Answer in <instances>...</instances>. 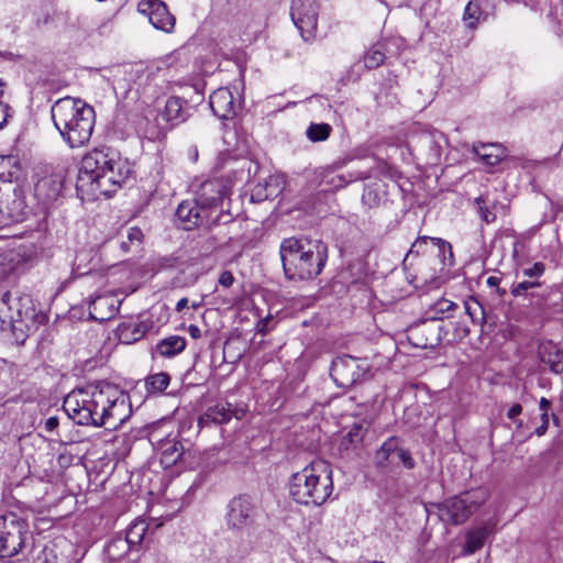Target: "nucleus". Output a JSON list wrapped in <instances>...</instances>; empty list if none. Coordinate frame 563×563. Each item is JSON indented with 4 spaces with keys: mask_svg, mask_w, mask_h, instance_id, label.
Here are the masks:
<instances>
[{
    "mask_svg": "<svg viewBox=\"0 0 563 563\" xmlns=\"http://www.w3.org/2000/svg\"><path fill=\"white\" fill-rule=\"evenodd\" d=\"M397 442L398 438L390 437L376 451L374 462L378 468H386L396 462Z\"/></svg>",
    "mask_w": 563,
    "mask_h": 563,
    "instance_id": "obj_26",
    "label": "nucleus"
},
{
    "mask_svg": "<svg viewBox=\"0 0 563 563\" xmlns=\"http://www.w3.org/2000/svg\"><path fill=\"white\" fill-rule=\"evenodd\" d=\"M492 532V528L486 525L468 530L465 536L466 542L463 549V554L471 555L482 549Z\"/></svg>",
    "mask_w": 563,
    "mask_h": 563,
    "instance_id": "obj_23",
    "label": "nucleus"
},
{
    "mask_svg": "<svg viewBox=\"0 0 563 563\" xmlns=\"http://www.w3.org/2000/svg\"><path fill=\"white\" fill-rule=\"evenodd\" d=\"M25 338H26V335H24V334H22L21 336L16 335V341L20 343H23L25 341Z\"/></svg>",
    "mask_w": 563,
    "mask_h": 563,
    "instance_id": "obj_56",
    "label": "nucleus"
},
{
    "mask_svg": "<svg viewBox=\"0 0 563 563\" xmlns=\"http://www.w3.org/2000/svg\"><path fill=\"white\" fill-rule=\"evenodd\" d=\"M290 16L306 42L317 36L319 4L316 0H292Z\"/></svg>",
    "mask_w": 563,
    "mask_h": 563,
    "instance_id": "obj_10",
    "label": "nucleus"
},
{
    "mask_svg": "<svg viewBox=\"0 0 563 563\" xmlns=\"http://www.w3.org/2000/svg\"><path fill=\"white\" fill-rule=\"evenodd\" d=\"M279 253L286 277L307 280L322 272L328 258V246L320 240L288 238L282 241Z\"/></svg>",
    "mask_w": 563,
    "mask_h": 563,
    "instance_id": "obj_4",
    "label": "nucleus"
},
{
    "mask_svg": "<svg viewBox=\"0 0 563 563\" xmlns=\"http://www.w3.org/2000/svg\"><path fill=\"white\" fill-rule=\"evenodd\" d=\"M137 11L145 15L155 29L166 33L173 32L176 19L163 1L142 0L137 4Z\"/></svg>",
    "mask_w": 563,
    "mask_h": 563,
    "instance_id": "obj_13",
    "label": "nucleus"
},
{
    "mask_svg": "<svg viewBox=\"0 0 563 563\" xmlns=\"http://www.w3.org/2000/svg\"><path fill=\"white\" fill-rule=\"evenodd\" d=\"M165 136V133L161 129H155L151 132H148L147 137L152 141H158L162 140Z\"/></svg>",
    "mask_w": 563,
    "mask_h": 563,
    "instance_id": "obj_50",
    "label": "nucleus"
},
{
    "mask_svg": "<svg viewBox=\"0 0 563 563\" xmlns=\"http://www.w3.org/2000/svg\"><path fill=\"white\" fill-rule=\"evenodd\" d=\"M475 203L478 207L482 219L486 223H490V222L495 221V219H496L495 213H493L488 210V208L486 206V201L484 200V198L482 196L475 199Z\"/></svg>",
    "mask_w": 563,
    "mask_h": 563,
    "instance_id": "obj_40",
    "label": "nucleus"
},
{
    "mask_svg": "<svg viewBox=\"0 0 563 563\" xmlns=\"http://www.w3.org/2000/svg\"><path fill=\"white\" fill-rule=\"evenodd\" d=\"M465 312L470 316L474 323L484 321V308L481 302L474 297H470L464 301Z\"/></svg>",
    "mask_w": 563,
    "mask_h": 563,
    "instance_id": "obj_35",
    "label": "nucleus"
},
{
    "mask_svg": "<svg viewBox=\"0 0 563 563\" xmlns=\"http://www.w3.org/2000/svg\"><path fill=\"white\" fill-rule=\"evenodd\" d=\"M122 300L114 294L106 292L97 295L89 303L90 319L104 322L115 317Z\"/></svg>",
    "mask_w": 563,
    "mask_h": 563,
    "instance_id": "obj_16",
    "label": "nucleus"
},
{
    "mask_svg": "<svg viewBox=\"0 0 563 563\" xmlns=\"http://www.w3.org/2000/svg\"><path fill=\"white\" fill-rule=\"evenodd\" d=\"M497 291H498V294H499L500 296L505 295V292H506V290H504V289L501 290V289H499V288L497 289Z\"/></svg>",
    "mask_w": 563,
    "mask_h": 563,
    "instance_id": "obj_58",
    "label": "nucleus"
},
{
    "mask_svg": "<svg viewBox=\"0 0 563 563\" xmlns=\"http://www.w3.org/2000/svg\"><path fill=\"white\" fill-rule=\"evenodd\" d=\"M191 306H192L194 309H198L200 307V303L199 302L198 303L194 302Z\"/></svg>",
    "mask_w": 563,
    "mask_h": 563,
    "instance_id": "obj_57",
    "label": "nucleus"
},
{
    "mask_svg": "<svg viewBox=\"0 0 563 563\" xmlns=\"http://www.w3.org/2000/svg\"><path fill=\"white\" fill-rule=\"evenodd\" d=\"M396 453V460L401 462L404 466L408 470H412L415 467V461L411 456V453L399 446V441L397 442V452Z\"/></svg>",
    "mask_w": 563,
    "mask_h": 563,
    "instance_id": "obj_39",
    "label": "nucleus"
},
{
    "mask_svg": "<svg viewBox=\"0 0 563 563\" xmlns=\"http://www.w3.org/2000/svg\"><path fill=\"white\" fill-rule=\"evenodd\" d=\"M486 14L482 11L479 4L474 1H470L464 10L463 20L466 22V26L471 30H475L481 21L486 20Z\"/></svg>",
    "mask_w": 563,
    "mask_h": 563,
    "instance_id": "obj_30",
    "label": "nucleus"
},
{
    "mask_svg": "<svg viewBox=\"0 0 563 563\" xmlns=\"http://www.w3.org/2000/svg\"><path fill=\"white\" fill-rule=\"evenodd\" d=\"M332 128L328 123H310L306 130V136L309 141L317 143L329 139Z\"/></svg>",
    "mask_w": 563,
    "mask_h": 563,
    "instance_id": "obj_31",
    "label": "nucleus"
},
{
    "mask_svg": "<svg viewBox=\"0 0 563 563\" xmlns=\"http://www.w3.org/2000/svg\"><path fill=\"white\" fill-rule=\"evenodd\" d=\"M162 523H148L143 519L133 521L125 531V538L132 547L140 545L148 533L161 527Z\"/></svg>",
    "mask_w": 563,
    "mask_h": 563,
    "instance_id": "obj_24",
    "label": "nucleus"
},
{
    "mask_svg": "<svg viewBox=\"0 0 563 563\" xmlns=\"http://www.w3.org/2000/svg\"><path fill=\"white\" fill-rule=\"evenodd\" d=\"M176 216L183 223L184 230H191L202 225L210 227L219 223V216L217 214L214 218H210L209 211L205 208H200L196 198L191 201L187 200L179 203Z\"/></svg>",
    "mask_w": 563,
    "mask_h": 563,
    "instance_id": "obj_12",
    "label": "nucleus"
},
{
    "mask_svg": "<svg viewBox=\"0 0 563 563\" xmlns=\"http://www.w3.org/2000/svg\"><path fill=\"white\" fill-rule=\"evenodd\" d=\"M232 409L230 404H217L207 408V410L199 417L198 426L200 428L210 427L211 424L228 423L232 417Z\"/></svg>",
    "mask_w": 563,
    "mask_h": 563,
    "instance_id": "obj_21",
    "label": "nucleus"
},
{
    "mask_svg": "<svg viewBox=\"0 0 563 563\" xmlns=\"http://www.w3.org/2000/svg\"><path fill=\"white\" fill-rule=\"evenodd\" d=\"M209 104L214 115L222 120L232 119L235 111L233 93L228 88H219L209 97Z\"/></svg>",
    "mask_w": 563,
    "mask_h": 563,
    "instance_id": "obj_17",
    "label": "nucleus"
},
{
    "mask_svg": "<svg viewBox=\"0 0 563 563\" xmlns=\"http://www.w3.org/2000/svg\"><path fill=\"white\" fill-rule=\"evenodd\" d=\"M131 547L125 537L117 536L108 543L107 551L111 558L120 559L129 552Z\"/></svg>",
    "mask_w": 563,
    "mask_h": 563,
    "instance_id": "obj_34",
    "label": "nucleus"
},
{
    "mask_svg": "<svg viewBox=\"0 0 563 563\" xmlns=\"http://www.w3.org/2000/svg\"><path fill=\"white\" fill-rule=\"evenodd\" d=\"M545 272V265L541 262H537L532 267L523 268L522 274L530 278H538Z\"/></svg>",
    "mask_w": 563,
    "mask_h": 563,
    "instance_id": "obj_42",
    "label": "nucleus"
},
{
    "mask_svg": "<svg viewBox=\"0 0 563 563\" xmlns=\"http://www.w3.org/2000/svg\"><path fill=\"white\" fill-rule=\"evenodd\" d=\"M7 260H8V255L0 254V278L7 277L13 271L12 265L5 264Z\"/></svg>",
    "mask_w": 563,
    "mask_h": 563,
    "instance_id": "obj_45",
    "label": "nucleus"
},
{
    "mask_svg": "<svg viewBox=\"0 0 563 563\" xmlns=\"http://www.w3.org/2000/svg\"><path fill=\"white\" fill-rule=\"evenodd\" d=\"M521 412H522V406L520 404L512 405L507 412V417L510 420H514L517 423L518 428H520L522 426V421L518 419V417L520 416Z\"/></svg>",
    "mask_w": 563,
    "mask_h": 563,
    "instance_id": "obj_44",
    "label": "nucleus"
},
{
    "mask_svg": "<svg viewBox=\"0 0 563 563\" xmlns=\"http://www.w3.org/2000/svg\"><path fill=\"white\" fill-rule=\"evenodd\" d=\"M369 369L366 360L342 355L332 361L330 375L338 387L346 389L363 382Z\"/></svg>",
    "mask_w": 563,
    "mask_h": 563,
    "instance_id": "obj_9",
    "label": "nucleus"
},
{
    "mask_svg": "<svg viewBox=\"0 0 563 563\" xmlns=\"http://www.w3.org/2000/svg\"><path fill=\"white\" fill-rule=\"evenodd\" d=\"M31 539L27 522L13 512L0 516V559L18 555Z\"/></svg>",
    "mask_w": 563,
    "mask_h": 563,
    "instance_id": "obj_8",
    "label": "nucleus"
},
{
    "mask_svg": "<svg viewBox=\"0 0 563 563\" xmlns=\"http://www.w3.org/2000/svg\"><path fill=\"white\" fill-rule=\"evenodd\" d=\"M385 60L383 45L377 43L373 45L364 55V66L367 69L379 67Z\"/></svg>",
    "mask_w": 563,
    "mask_h": 563,
    "instance_id": "obj_33",
    "label": "nucleus"
},
{
    "mask_svg": "<svg viewBox=\"0 0 563 563\" xmlns=\"http://www.w3.org/2000/svg\"><path fill=\"white\" fill-rule=\"evenodd\" d=\"M333 490L332 471L330 465L317 460L292 474L289 493L294 500L305 506H320L331 496Z\"/></svg>",
    "mask_w": 563,
    "mask_h": 563,
    "instance_id": "obj_6",
    "label": "nucleus"
},
{
    "mask_svg": "<svg viewBox=\"0 0 563 563\" xmlns=\"http://www.w3.org/2000/svg\"><path fill=\"white\" fill-rule=\"evenodd\" d=\"M169 382L170 376L167 373L150 375L145 380L146 390L152 394L162 393L168 387Z\"/></svg>",
    "mask_w": 563,
    "mask_h": 563,
    "instance_id": "obj_32",
    "label": "nucleus"
},
{
    "mask_svg": "<svg viewBox=\"0 0 563 563\" xmlns=\"http://www.w3.org/2000/svg\"><path fill=\"white\" fill-rule=\"evenodd\" d=\"M10 115H11V107L9 106L8 101L4 99L3 88H2V85L0 84V130L7 125L8 119Z\"/></svg>",
    "mask_w": 563,
    "mask_h": 563,
    "instance_id": "obj_38",
    "label": "nucleus"
},
{
    "mask_svg": "<svg viewBox=\"0 0 563 563\" xmlns=\"http://www.w3.org/2000/svg\"><path fill=\"white\" fill-rule=\"evenodd\" d=\"M376 197H377L376 192L368 188L364 191L362 199L365 203H371V202H375Z\"/></svg>",
    "mask_w": 563,
    "mask_h": 563,
    "instance_id": "obj_49",
    "label": "nucleus"
},
{
    "mask_svg": "<svg viewBox=\"0 0 563 563\" xmlns=\"http://www.w3.org/2000/svg\"><path fill=\"white\" fill-rule=\"evenodd\" d=\"M413 344L418 347L422 349H433L440 342V334L437 329H429L428 325H423L421 328H417L411 333Z\"/></svg>",
    "mask_w": 563,
    "mask_h": 563,
    "instance_id": "obj_27",
    "label": "nucleus"
},
{
    "mask_svg": "<svg viewBox=\"0 0 563 563\" xmlns=\"http://www.w3.org/2000/svg\"><path fill=\"white\" fill-rule=\"evenodd\" d=\"M404 265L417 269L416 278L437 287L454 265L451 243L441 238L418 236L406 254Z\"/></svg>",
    "mask_w": 563,
    "mask_h": 563,
    "instance_id": "obj_3",
    "label": "nucleus"
},
{
    "mask_svg": "<svg viewBox=\"0 0 563 563\" xmlns=\"http://www.w3.org/2000/svg\"><path fill=\"white\" fill-rule=\"evenodd\" d=\"M142 238H143V233L139 228L133 227V228L128 229L126 239L132 245H134V244L140 245Z\"/></svg>",
    "mask_w": 563,
    "mask_h": 563,
    "instance_id": "obj_43",
    "label": "nucleus"
},
{
    "mask_svg": "<svg viewBox=\"0 0 563 563\" xmlns=\"http://www.w3.org/2000/svg\"><path fill=\"white\" fill-rule=\"evenodd\" d=\"M541 421L540 426L536 429L537 435L541 437L543 435L549 427V415L548 413H541Z\"/></svg>",
    "mask_w": 563,
    "mask_h": 563,
    "instance_id": "obj_48",
    "label": "nucleus"
},
{
    "mask_svg": "<svg viewBox=\"0 0 563 563\" xmlns=\"http://www.w3.org/2000/svg\"><path fill=\"white\" fill-rule=\"evenodd\" d=\"M233 282H234V277L231 272L224 271L221 273V275L219 277L220 285H222L225 288H229L232 286Z\"/></svg>",
    "mask_w": 563,
    "mask_h": 563,
    "instance_id": "obj_47",
    "label": "nucleus"
},
{
    "mask_svg": "<svg viewBox=\"0 0 563 563\" xmlns=\"http://www.w3.org/2000/svg\"><path fill=\"white\" fill-rule=\"evenodd\" d=\"M364 434V428L361 424H354L344 435L342 445H344L346 450L350 449V446H356L363 441Z\"/></svg>",
    "mask_w": 563,
    "mask_h": 563,
    "instance_id": "obj_36",
    "label": "nucleus"
},
{
    "mask_svg": "<svg viewBox=\"0 0 563 563\" xmlns=\"http://www.w3.org/2000/svg\"><path fill=\"white\" fill-rule=\"evenodd\" d=\"M539 356L541 362L548 365L552 373H563V350H560L556 345L551 343L545 344L541 346Z\"/></svg>",
    "mask_w": 563,
    "mask_h": 563,
    "instance_id": "obj_25",
    "label": "nucleus"
},
{
    "mask_svg": "<svg viewBox=\"0 0 563 563\" xmlns=\"http://www.w3.org/2000/svg\"><path fill=\"white\" fill-rule=\"evenodd\" d=\"M52 120L63 140L73 148L85 145L95 125L93 108L85 101L64 97L51 108Z\"/></svg>",
    "mask_w": 563,
    "mask_h": 563,
    "instance_id": "obj_5",
    "label": "nucleus"
},
{
    "mask_svg": "<svg viewBox=\"0 0 563 563\" xmlns=\"http://www.w3.org/2000/svg\"><path fill=\"white\" fill-rule=\"evenodd\" d=\"M23 190L16 184L9 183L0 191V213L8 219L21 222L27 213Z\"/></svg>",
    "mask_w": 563,
    "mask_h": 563,
    "instance_id": "obj_11",
    "label": "nucleus"
},
{
    "mask_svg": "<svg viewBox=\"0 0 563 563\" xmlns=\"http://www.w3.org/2000/svg\"><path fill=\"white\" fill-rule=\"evenodd\" d=\"M501 282V278L498 277V276H489L486 280V284L489 286V287H498V285L500 284Z\"/></svg>",
    "mask_w": 563,
    "mask_h": 563,
    "instance_id": "obj_53",
    "label": "nucleus"
},
{
    "mask_svg": "<svg viewBox=\"0 0 563 563\" xmlns=\"http://www.w3.org/2000/svg\"><path fill=\"white\" fill-rule=\"evenodd\" d=\"M58 424H59L58 418L56 416H52L45 420L44 430L48 433H53L57 430Z\"/></svg>",
    "mask_w": 563,
    "mask_h": 563,
    "instance_id": "obj_46",
    "label": "nucleus"
},
{
    "mask_svg": "<svg viewBox=\"0 0 563 563\" xmlns=\"http://www.w3.org/2000/svg\"><path fill=\"white\" fill-rule=\"evenodd\" d=\"M12 296L10 291H5L0 298V331L11 329L22 331V313L20 310L14 311L11 305Z\"/></svg>",
    "mask_w": 563,
    "mask_h": 563,
    "instance_id": "obj_18",
    "label": "nucleus"
},
{
    "mask_svg": "<svg viewBox=\"0 0 563 563\" xmlns=\"http://www.w3.org/2000/svg\"><path fill=\"white\" fill-rule=\"evenodd\" d=\"M63 409L79 426L115 430L131 416L130 397L117 385L99 382L70 391Z\"/></svg>",
    "mask_w": 563,
    "mask_h": 563,
    "instance_id": "obj_1",
    "label": "nucleus"
},
{
    "mask_svg": "<svg viewBox=\"0 0 563 563\" xmlns=\"http://www.w3.org/2000/svg\"><path fill=\"white\" fill-rule=\"evenodd\" d=\"M225 195L223 184L218 179H211L202 183L197 192L196 199L200 208L209 211L210 218H214L217 214L221 217L219 208L222 205L223 197Z\"/></svg>",
    "mask_w": 563,
    "mask_h": 563,
    "instance_id": "obj_15",
    "label": "nucleus"
},
{
    "mask_svg": "<svg viewBox=\"0 0 563 563\" xmlns=\"http://www.w3.org/2000/svg\"><path fill=\"white\" fill-rule=\"evenodd\" d=\"M473 152L487 165L495 166L506 156V150L500 144L479 143L473 146Z\"/></svg>",
    "mask_w": 563,
    "mask_h": 563,
    "instance_id": "obj_22",
    "label": "nucleus"
},
{
    "mask_svg": "<svg viewBox=\"0 0 563 563\" xmlns=\"http://www.w3.org/2000/svg\"><path fill=\"white\" fill-rule=\"evenodd\" d=\"M456 303L453 301L441 298L437 300L432 306L433 311V318L434 319H442L444 317H450L451 312L456 308Z\"/></svg>",
    "mask_w": 563,
    "mask_h": 563,
    "instance_id": "obj_37",
    "label": "nucleus"
},
{
    "mask_svg": "<svg viewBox=\"0 0 563 563\" xmlns=\"http://www.w3.org/2000/svg\"><path fill=\"white\" fill-rule=\"evenodd\" d=\"M188 333L190 334V336L192 339H199L201 336V330L198 325L196 324H190L188 327Z\"/></svg>",
    "mask_w": 563,
    "mask_h": 563,
    "instance_id": "obj_51",
    "label": "nucleus"
},
{
    "mask_svg": "<svg viewBox=\"0 0 563 563\" xmlns=\"http://www.w3.org/2000/svg\"><path fill=\"white\" fill-rule=\"evenodd\" d=\"M539 407H540L541 413H548V410L551 407V402L547 398L542 397L540 399Z\"/></svg>",
    "mask_w": 563,
    "mask_h": 563,
    "instance_id": "obj_52",
    "label": "nucleus"
},
{
    "mask_svg": "<svg viewBox=\"0 0 563 563\" xmlns=\"http://www.w3.org/2000/svg\"><path fill=\"white\" fill-rule=\"evenodd\" d=\"M279 187L276 180L269 179L264 184L258 183L251 191V200L253 202H262L273 199L279 194Z\"/></svg>",
    "mask_w": 563,
    "mask_h": 563,
    "instance_id": "obj_29",
    "label": "nucleus"
},
{
    "mask_svg": "<svg viewBox=\"0 0 563 563\" xmlns=\"http://www.w3.org/2000/svg\"><path fill=\"white\" fill-rule=\"evenodd\" d=\"M255 517V506L251 497L241 495L234 497L228 505L227 523L232 529H243L251 526Z\"/></svg>",
    "mask_w": 563,
    "mask_h": 563,
    "instance_id": "obj_14",
    "label": "nucleus"
},
{
    "mask_svg": "<svg viewBox=\"0 0 563 563\" xmlns=\"http://www.w3.org/2000/svg\"><path fill=\"white\" fill-rule=\"evenodd\" d=\"M132 167L111 148H95L81 159L77 187L90 194L110 197L129 179Z\"/></svg>",
    "mask_w": 563,
    "mask_h": 563,
    "instance_id": "obj_2",
    "label": "nucleus"
},
{
    "mask_svg": "<svg viewBox=\"0 0 563 563\" xmlns=\"http://www.w3.org/2000/svg\"><path fill=\"white\" fill-rule=\"evenodd\" d=\"M189 117V108L186 107L185 100L179 97H170L166 100L162 118L170 128L178 126L187 121Z\"/></svg>",
    "mask_w": 563,
    "mask_h": 563,
    "instance_id": "obj_19",
    "label": "nucleus"
},
{
    "mask_svg": "<svg viewBox=\"0 0 563 563\" xmlns=\"http://www.w3.org/2000/svg\"><path fill=\"white\" fill-rule=\"evenodd\" d=\"M131 243L129 241H122L120 246L123 250V252H129L131 249Z\"/></svg>",
    "mask_w": 563,
    "mask_h": 563,
    "instance_id": "obj_55",
    "label": "nucleus"
},
{
    "mask_svg": "<svg viewBox=\"0 0 563 563\" xmlns=\"http://www.w3.org/2000/svg\"><path fill=\"white\" fill-rule=\"evenodd\" d=\"M157 450L161 453V461L166 466L176 464L183 456L185 450L177 437H166L157 442Z\"/></svg>",
    "mask_w": 563,
    "mask_h": 563,
    "instance_id": "obj_20",
    "label": "nucleus"
},
{
    "mask_svg": "<svg viewBox=\"0 0 563 563\" xmlns=\"http://www.w3.org/2000/svg\"><path fill=\"white\" fill-rule=\"evenodd\" d=\"M186 347V340L180 335H170L156 344V352L163 357H173Z\"/></svg>",
    "mask_w": 563,
    "mask_h": 563,
    "instance_id": "obj_28",
    "label": "nucleus"
},
{
    "mask_svg": "<svg viewBox=\"0 0 563 563\" xmlns=\"http://www.w3.org/2000/svg\"><path fill=\"white\" fill-rule=\"evenodd\" d=\"M188 305V299L187 298H181L180 300H178L177 305H176V310L177 311H181L183 309H185Z\"/></svg>",
    "mask_w": 563,
    "mask_h": 563,
    "instance_id": "obj_54",
    "label": "nucleus"
},
{
    "mask_svg": "<svg viewBox=\"0 0 563 563\" xmlns=\"http://www.w3.org/2000/svg\"><path fill=\"white\" fill-rule=\"evenodd\" d=\"M540 286H541V283H539L537 280H525V282L518 283L516 286H514L511 289V294L516 297L521 296L527 290L536 288V287H540Z\"/></svg>",
    "mask_w": 563,
    "mask_h": 563,
    "instance_id": "obj_41",
    "label": "nucleus"
},
{
    "mask_svg": "<svg viewBox=\"0 0 563 563\" xmlns=\"http://www.w3.org/2000/svg\"><path fill=\"white\" fill-rule=\"evenodd\" d=\"M488 497L489 493L486 488L477 487L432 506L437 509L438 517L442 522L461 525L476 512Z\"/></svg>",
    "mask_w": 563,
    "mask_h": 563,
    "instance_id": "obj_7",
    "label": "nucleus"
}]
</instances>
